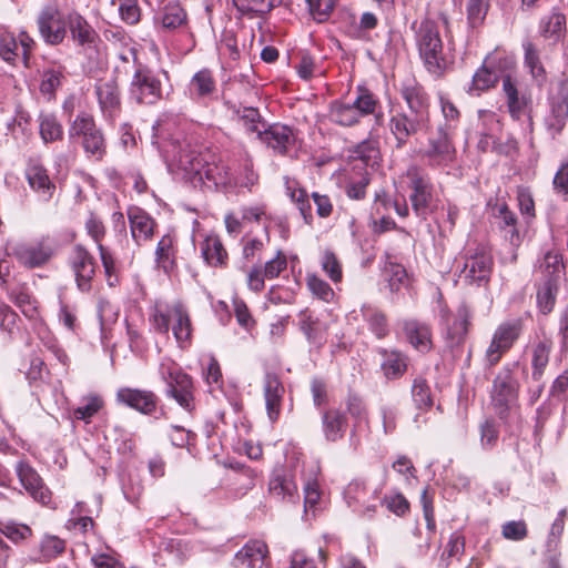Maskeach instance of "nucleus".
Here are the masks:
<instances>
[{
  "label": "nucleus",
  "mask_w": 568,
  "mask_h": 568,
  "mask_svg": "<svg viewBox=\"0 0 568 568\" xmlns=\"http://www.w3.org/2000/svg\"><path fill=\"white\" fill-rule=\"evenodd\" d=\"M155 143L159 144L164 160L170 165H176L178 169L186 174L205 175L207 180L213 181L217 185L233 183V176L227 168L206 163L200 151L186 140L173 139L163 140L161 143L156 141Z\"/></svg>",
  "instance_id": "f257e3e1"
},
{
  "label": "nucleus",
  "mask_w": 568,
  "mask_h": 568,
  "mask_svg": "<svg viewBox=\"0 0 568 568\" xmlns=\"http://www.w3.org/2000/svg\"><path fill=\"white\" fill-rule=\"evenodd\" d=\"M154 329L162 334H172L181 348L191 345L193 325L190 313L181 302L168 305L156 304L152 315Z\"/></svg>",
  "instance_id": "f03ea898"
},
{
  "label": "nucleus",
  "mask_w": 568,
  "mask_h": 568,
  "mask_svg": "<svg viewBox=\"0 0 568 568\" xmlns=\"http://www.w3.org/2000/svg\"><path fill=\"white\" fill-rule=\"evenodd\" d=\"M159 373L168 386V395L187 412L194 409L192 378L172 359L164 358L159 366Z\"/></svg>",
  "instance_id": "7ed1b4c3"
},
{
  "label": "nucleus",
  "mask_w": 568,
  "mask_h": 568,
  "mask_svg": "<svg viewBox=\"0 0 568 568\" xmlns=\"http://www.w3.org/2000/svg\"><path fill=\"white\" fill-rule=\"evenodd\" d=\"M377 100L367 90L359 89L354 101H335L329 109L331 120L339 125L356 124L362 116L374 114Z\"/></svg>",
  "instance_id": "20e7f679"
},
{
  "label": "nucleus",
  "mask_w": 568,
  "mask_h": 568,
  "mask_svg": "<svg viewBox=\"0 0 568 568\" xmlns=\"http://www.w3.org/2000/svg\"><path fill=\"white\" fill-rule=\"evenodd\" d=\"M417 44L427 70L435 74L440 73L444 65L443 42L437 27L432 21L420 23Z\"/></svg>",
  "instance_id": "39448f33"
},
{
  "label": "nucleus",
  "mask_w": 568,
  "mask_h": 568,
  "mask_svg": "<svg viewBox=\"0 0 568 568\" xmlns=\"http://www.w3.org/2000/svg\"><path fill=\"white\" fill-rule=\"evenodd\" d=\"M523 328L524 322L521 318L501 322L496 327L485 354L489 365H496L503 355L514 346L521 335Z\"/></svg>",
  "instance_id": "423d86ee"
},
{
  "label": "nucleus",
  "mask_w": 568,
  "mask_h": 568,
  "mask_svg": "<svg viewBox=\"0 0 568 568\" xmlns=\"http://www.w3.org/2000/svg\"><path fill=\"white\" fill-rule=\"evenodd\" d=\"M518 384L509 367H503L493 382L490 392L491 404L499 415L504 418L516 404Z\"/></svg>",
  "instance_id": "0eeeda50"
},
{
  "label": "nucleus",
  "mask_w": 568,
  "mask_h": 568,
  "mask_svg": "<svg viewBox=\"0 0 568 568\" xmlns=\"http://www.w3.org/2000/svg\"><path fill=\"white\" fill-rule=\"evenodd\" d=\"M493 270V257L483 247L468 251L465 255L459 278L468 284L483 285L489 281Z\"/></svg>",
  "instance_id": "6e6552de"
},
{
  "label": "nucleus",
  "mask_w": 568,
  "mask_h": 568,
  "mask_svg": "<svg viewBox=\"0 0 568 568\" xmlns=\"http://www.w3.org/2000/svg\"><path fill=\"white\" fill-rule=\"evenodd\" d=\"M70 136H82L83 148L88 154L101 159L105 151L104 139L89 114H79L69 130Z\"/></svg>",
  "instance_id": "1a4fd4ad"
},
{
  "label": "nucleus",
  "mask_w": 568,
  "mask_h": 568,
  "mask_svg": "<svg viewBox=\"0 0 568 568\" xmlns=\"http://www.w3.org/2000/svg\"><path fill=\"white\" fill-rule=\"evenodd\" d=\"M39 33L45 43L58 45L67 36V21L55 7H44L38 16Z\"/></svg>",
  "instance_id": "9d476101"
},
{
  "label": "nucleus",
  "mask_w": 568,
  "mask_h": 568,
  "mask_svg": "<svg viewBox=\"0 0 568 568\" xmlns=\"http://www.w3.org/2000/svg\"><path fill=\"white\" fill-rule=\"evenodd\" d=\"M161 81L149 69H138L131 83V93L139 103L153 104L161 98Z\"/></svg>",
  "instance_id": "9b49d317"
},
{
  "label": "nucleus",
  "mask_w": 568,
  "mask_h": 568,
  "mask_svg": "<svg viewBox=\"0 0 568 568\" xmlns=\"http://www.w3.org/2000/svg\"><path fill=\"white\" fill-rule=\"evenodd\" d=\"M11 255L18 262L29 268L44 265L53 255V248L49 241L42 240L32 243H18L12 247Z\"/></svg>",
  "instance_id": "f8f14e48"
},
{
  "label": "nucleus",
  "mask_w": 568,
  "mask_h": 568,
  "mask_svg": "<svg viewBox=\"0 0 568 568\" xmlns=\"http://www.w3.org/2000/svg\"><path fill=\"white\" fill-rule=\"evenodd\" d=\"M501 63L505 67H511L513 62L507 59H499L497 61L496 57L488 55L483 65L475 72L473 75L471 84L469 87L470 94H479L483 91H486L493 88L501 75Z\"/></svg>",
  "instance_id": "ddd939ff"
},
{
  "label": "nucleus",
  "mask_w": 568,
  "mask_h": 568,
  "mask_svg": "<svg viewBox=\"0 0 568 568\" xmlns=\"http://www.w3.org/2000/svg\"><path fill=\"white\" fill-rule=\"evenodd\" d=\"M429 122L408 114L407 112H398L389 120V131L396 140V146L403 148L409 136L425 131Z\"/></svg>",
  "instance_id": "4468645a"
},
{
  "label": "nucleus",
  "mask_w": 568,
  "mask_h": 568,
  "mask_svg": "<svg viewBox=\"0 0 568 568\" xmlns=\"http://www.w3.org/2000/svg\"><path fill=\"white\" fill-rule=\"evenodd\" d=\"M267 545L260 539L248 540L234 556L233 568H267Z\"/></svg>",
  "instance_id": "2eb2a0df"
},
{
  "label": "nucleus",
  "mask_w": 568,
  "mask_h": 568,
  "mask_svg": "<svg viewBox=\"0 0 568 568\" xmlns=\"http://www.w3.org/2000/svg\"><path fill=\"white\" fill-rule=\"evenodd\" d=\"M16 470L21 485L31 497L41 505L48 506L51 503V491L44 486L37 471L23 462L17 464Z\"/></svg>",
  "instance_id": "dca6fc26"
},
{
  "label": "nucleus",
  "mask_w": 568,
  "mask_h": 568,
  "mask_svg": "<svg viewBox=\"0 0 568 568\" xmlns=\"http://www.w3.org/2000/svg\"><path fill=\"white\" fill-rule=\"evenodd\" d=\"M407 178L413 190L409 196L412 207L418 216L424 215L432 196L429 182L417 168L408 169Z\"/></svg>",
  "instance_id": "f3484780"
},
{
  "label": "nucleus",
  "mask_w": 568,
  "mask_h": 568,
  "mask_svg": "<svg viewBox=\"0 0 568 568\" xmlns=\"http://www.w3.org/2000/svg\"><path fill=\"white\" fill-rule=\"evenodd\" d=\"M128 219L131 236L138 245L152 239L156 223L145 211L132 206L128 210Z\"/></svg>",
  "instance_id": "a211bd4d"
},
{
  "label": "nucleus",
  "mask_w": 568,
  "mask_h": 568,
  "mask_svg": "<svg viewBox=\"0 0 568 568\" xmlns=\"http://www.w3.org/2000/svg\"><path fill=\"white\" fill-rule=\"evenodd\" d=\"M408 106V114L429 122L428 100L423 89L414 81H407L400 90Z\"/></svg>",
  "instance_id": "6ab92c4d"
},
{
  "label": "nucleus",
  "mask_w": 568,
  "mask_h": 568,
  "mask_svg": "<svg viewBox=\"0 0 568 568\" xmlns=\"http://www.w3.org/2000/svg\"><path fill=\"white\" fill-rule=\"evenodd\" d=\"M116 398L143 414H151L156 407V397L149 390L123 387L118 390Z\"/></svg>",
  "instance_id": "aec40b11"
},
{
  "label": "nucleus",
  "mask_w": 568,
  "mask_h": 568,
  "mask_svg": "<svg viewBox=\"0 0 568 568\" xmlns=\"http://www.w3.org/2000/svg\"><path fill=\"white\" fill-rule=\"evenodd\" d=\"M71 264L80 290H89L90 281L92 280L95 271L94 260L91 254L85 248L77 246L73 250Z\"/></svg>",
  "instance_id": "412c9836"
},
{
  "label": "nucleus",
  "mask_w": 568,
  "mask_h": 568,
  "mask_svg": "<svg viewBox=\"0 0 568 568\" xmlns=\"http://www.w3.org/2000/svg\"><path fill=\"white\" fill-rule=\"evenodd\" d=\"M263 390L267 416L270 420L274 423L280 416L284 387L275 374L267 373L265 375Z\"/></svg>",
  "instance_id": "4be33fe9"
},
{
  "label": "nucleus",
  "mask_w": 568,
  "mask_h": 568,
  "mask_svg": "<svg viewBox=\"0 0 568 568\" xmlns=\"http://www.w3.org/2000/svg\"><path fill=\"white\" fill-rule=\"evenodd\" d=\"M403 331L409 344L420 353H427L432 349L430 327L416 320H407L403 323Z\"/></svg>",
  "instance_id": "5701e85b"
},
{
  "label": "nucleus",
  "mask_w": 568,
  "mask_h": 568,
  "mask_svg": "<svg viewBox=\"0 0 568 568\" xmlns=\"http://www.w3.org/2000/svg\"><path fill=\"white\" fill-rule=\"evenodd\" d=\"M270 494L277 500L295 503L298 499L297 485L292 474L276 471L268 484Z\"/></svg>",
  "instance_id": "b1692460"
},
{
  "label": "nucleus",
  "mask_w": 568,
  "mask_h": 568,
  "mask_svg": "<svg viewBox=\"0 0 568 568\" xmlns=\"http://www.w3.org/2000/svg\"><path fill=\"white\" fill-rule=\"evenodd\" d=\"M95 93L103 113L112 118L120 108L118 83L113 78L102 79L95 85Z\"/></svg>",
  "instance_id": "393cba45"
},
{
  "label": "nucleus",
  "mask_w": 568,
  "mask_h": 568,
  "mask_svg": "<svg viewBox=\"0 0 568 568\" xmlns=\"http://www.w3.org/2000/svg\"><path fill=\"white\" fill-rule=\"evenodd\" d=\"M261 139L274 151L284 154L295 142L293 130L283 124H273L268 129H263Z\"/></svg>",
  "instance_id": "a878e982"
},
{
  "label": "nucleus",
  "mask_w": 568,
  "mask_h": 568,
  "mask_svg": "<svg viewBox=\"0 0 568 568\" xmlns=\"http://www.w3.org/2000/svg\"><path fill=\"white\" fill-rule=\"evenodd\" d=\"M68 26L72 40L79 45L94 47L99 34L90 23L79 13L73 12L68 17Z\"/></svg>",
  "instance_id": "bb28decb"
},
{
  "label": "nucleus",
  "mask_w": 568,
  "mask_h": 568,
  "mask_svg": "<svg viewBox=\"0 0 568 568\" xmlns=\"http://www.w3.org/2000/svg\"><path fill=\"white\" fill-rule=\"evenodd\" d=\"M176 239L171 234L163 235L158 242L155 262L159 268L171 274L176 267Z\"/></svg>",
  "instance_id": "cd10ccee"
},
{
  "label": "nucleus",
  "mask_w": 568,
  "mask_h": 568,
  "mask_svg": "<svg viewBox=\"0 0 568 568\" xmlns=\"http://www.w3.org/2000/svg\"><path fill=\"white\" fill-rule=\"evenodd\" d=\"M503 92L506 98V104L510 116L514 120H519L526 111L528 100L525 95L519 94L510 74H505L503 77Z\"/></svg>",
  "instance_id": "c85d7f7f"
},
{
  "label": "nucleus",
  "mask_w": 568,
  "mask_h": 568,
  "mask_svg": "<svg viewBox=\"0 0 568 568\" xmlns=\"http://www.w3.org/2000/svg\"><path fill=\"white\" fill-rule=\"evenodd\" d=\"M454 148L449 141L448 133L439 130L437 139L429 141V148L425 151L427 156L433 163L440 165L453 160Z\"/></svg>",
  "instance_id": "c756f323"
},
{
  "label": "nucleus",
  "mask_w": 568,
  "mask_h": 568,
  "mask_svg": "<svg viewBox=\"0 0 568 568\" xmlns=\"http://www.w3.org/2000/svg\"><path fill=\"white\" fill-rule=\"evenodd\" d=\"M551 114L560 123L568 118V80L562 78L550 91Z\"/></svg>",
  "instance_id": "7c9ffc66"
},
{
  "label": "nucleus",
  "mask_w": 568,
  "mask_h": 568,
  "mask_svg": "<svg viewBox=\"0 0 568 568\" xmlns=\"http://www.w3.org/2000/svg\"><path fill=\"white\" fill-rule=\"evenodd\" d=\"M381 491L378 489L368 490L364 483L359 480L351 481L344 490V499L348 508L356 513L362 503L373 497L374 500H379Z\"/></svg>",
  "instance_id": "2f4dec72"
},
{
  "label": "nucleus",
  "mask_w": 568,
  "mask_h": 568,
  "mask_svg": "<svg viewBox=\"0 0 568 568\" xmlns=\"http://www.w3.org/2000/svg\"><path fill=\"white\" fill-rule=\"evenodd\" d=\"M323 432L327 440L337 442L344 436L346 418L337 409H329L323 414Z\"/></svg>",
  "instance_id": "473e14b6"
},
{
  "label": "nucleus",
  "mask_w": 568,
  "mask_h": 568,
  "mask_svg": "<svg viewBox=\"0 0 568 568\" xmlns=\"http://www.w3.org/2000/svg\"><path fill=\"white\" fill-rule=\"evenodd\" d=\"M300 328L310 343L322 344L325 339L326 327L317 318H314L307 310L300 312Z\"/></svg>",
  "instance_id": "72a5a7b5"
},
{
  "label": "nucleus",
  "mask_w": 568,
  "mask_h": 568,
  "mask_svg": "<svg viewBox=\"0 0 568 568\" xmlns=\"http://www.w3.org/2000/svg\"><path fill=\"white\" fill-rule=\"evenodd\" d=\"M384 361L382 363V369L384 375L389 379L400 377L407 369V356L398 351L382 352Z\"/></svg>",
  "instance_id": "f704fd0d"
},
{
  "label": "nucleus",
  "mask_w": 568,
  "mask_h": 568,
  "mask_svg": "<svg viewBox=\"0 0 568 568\" xmlns=\"http://www.w3.org/2000/svg\"><path fill=\"white\" fill-rule=\"evenodd\" d=\"M202 254L209 265L221 266L227 261V252L216 235H209L202 244Z\"/></svg>",
  "instance_id": "c9c22d12"
},
{
  "label": "nucleus",
  "mask_w": 568,
  "mask_h": 568,
  "mask_svg": "<svg viewBox=\"0 0 568 568\" xmlns=\"http://www.w3.org/2000/svg\"><path fill=\"white\" fill-rule=\"evenodd\" d=\"M27 179L30 186L40 193L45 200L50 199L54 190L47 171L41 165H30L27 169Z\"/></svg>",
  "instance_id": "e433bc0d"
},
{
  "label": "nucleus",
  "mask_w": 568,
  "mask_h": 568,
  "mask_svg": "<svg viewBox=\"0 0 568 568\" xmlns=\"http://www.w3.org/2000/svg\"><path fill=\"white\" fill-rule=\"evenodd\" d=\"M524 50L526 68L536 83L542 85L547 80V72L540 61L537 48L531 42H527L524 44Z\"/></svg>",
  "instance_id": "4c0bfd02"
},
{
  "label": "nucleus",
  "mask_w": 568,
  "mask_h": 568,
  "mask_svg": "<svg viewBox=\"0 0 568 568\" xmlns=\"http://www.w3.org/2000/svg\"><path fill=\"white\" fill-rule=\"evenodd\" d=\"M216 91V82L207 69L196 72L190 82V92L200 98L212 97Z\"/></svg>",
  "instance_id": "58836bf2"
},
{
  "label": "nucleus",
  "mask_w": 568,
  "mask_h": 568,
  "mask_svg": "<svg viewBox=\"0 0 568 568\" xmlns=\"http://www.w3.org/2000/svg\"><path fill=\"white\" fill-rule=\"evenodd\" d=\"M158 20L165 30H175L186 23V12L178 3H170L159 16Z\"/></svg>",
  "instance_id": "ea45409f"
},
{
  "label": "nucleus",
  "mask_w": 568,
  "mask_h": 568,
  "mask_svg": "<svg viewBox=\"0 0 568 568\" xmlns=\"http://www.w3.org/2000/svg\"><path fill=\"white\" fill-rule=\"evenodd\" d=\"M64 79V69L62 67H51L43 71L40 83V91L42 94L48 95L49 99L53 98L55 91L61 87Z\"/></svg>",
  "instance_id": "a19ab883"
},
{
  "label": "nucleus",
  "mask_w": 568,
  "mask_h": 568,
  "mask_svg": "<svg viewBox=\"0 0 568 568\" xmlns=\"http://www.w3.org/2000/svg\"><path fill=\"white\" fill-rule=\"evenodd\" d=\"M286 192L291 200L297 205L305 223L312 222V207L307 199L305 190L297 187V183L294 181H286Z\"/></svg>",
  "instance_id": "79ce46f5"
},
{
  "label": "nucleus",
  "mask_w": 568,
  "mask_h": 568,
  "mask_svg": "<svg viewBox=\"0 0 568 568\" xmlns=\"http://www.w3.org/2000/svg\"><path fill=\"white\" fill-rule=\"evenodd\" d=\"M467 318L465 314H458L447 320L446 338L450 347L460 345L467 333Z\"/></svg>",
  "instance_id": "37998d69"
},
{
  "label": "nucleus",
  "mask_w": 568,
  "mask_h": 568,
  "mask_svg": "<svg viewBox=\"0 0 568 568\" xmlns=\"http://www.w3.org/2000/svg\"><path fill=\"white\" fill-rule=\"evenodd\" d=\"M320 265L323 272L333 283H339L343 278V267L337 255L331 250H324L320 255Z\"/></svg>",
  "instance_id": "c03bdc74"
},
{
  "label": "nucleus",
  "mask_w": 568,
  "mask_h": 568,
  "mask_svg": "<svg viewBox=\"0 0 568 568\" xmlns=\"http://www.w3.org/2000/svg\"><path fill=\"white\" fill-rule=\"evenodd\" d=\"M566 28V17L559 12H552L541 19L539 24L540 33L546 38L559 39Z\"/></svg>",
  "instance_id": "a18cd8bd"
},
{
  "label": "nucleus",
  "mask_w": 568,
  "mask_h": 568,
  "mask_svg": "<svg viewBox=\"0 0 568 568\" xmlns=\"http://www.w3.org/2000/svg\"><path fill=\"white\" fill-rule=\"evenodd\" d=\"M412 397L416 407L420 410L429 409L433 406L430 387L422 377L414 379L412 386Z\"/></svg>",
  "instance_id": "49530a36"
},
{
  "label": "nucleus",
  "mask_w": 568,
  "mask_h": 568,
  "mask_svg": "<svg viewBox=\"0 0 568 568\" xmlns=\"http://www.w3.org/2000/svg\"><path fill=\"white\" fill-rule=\"evenodd\" d=\"M103 400L99 395L83 397L82 404L74 409L73 416L79 420L90 423L91 418L102 408Z\"/></svg>",
  "instance_id": "de8ad7c7"
},
{
  "label": "nucleus",
  "mask_w": 568,
  "mask_h": 568,
  "mask_svg": "<svg viewBox=\"0 0 568 568\" xmlns=\"http://www.w3.org/2000/svg\"><path fill=\"white\" fill-rule=\"evenodd\" d=\"M65 549V542L57 536H44L40 544L39 561H49L62 554Z\"/></svg>",
  "instance_id": "09e8293b"
},
{
  "label": "nucleus",
  "mask_w": 568,
  "mask_h": 568,
  "mask_svg": "<svg viewBox=\"0 0 568 568\" xmlns=\"http://www.w3.org/2000/svg\"><path fill=\"white\" fill-rule=\"evenodd\" d=\"M235 7L243 13L264 14L280 6L282 0H233Z\"/></svg>",
  "instance_id": "8fccbe9b"
},
{
  "label": "nucleus",
  "mask_w": 568,
  "mask_h": 568,
  "mask_svg": "<svg viewBox=\"0 0 568 568\" xmlns=\"http://www.w3.org/2000/svg\"><path fill=\"white\" fill-rule=\"evenodd\" d=\"M550 344L539 342L532 352V377L539 379L549 362Z\"/></svg>",
  "instance_id": "3c124183"
},
{
  "label": "nucleus",
  "mask_w": 568,
  "mask_h": 568,
  "mask_svg": "<svg viewBox=\"0 0 568 568\" xmlns=\"http://www.w3.org/2000/svg\"><path fill=\"white\" fill-rule=\"evenodd\" d=\"M306 285L314 296L326 303L334 298L335 294L333 288L316 274H307Z\"/></svg>",
  "instance_id": "603ef678"
},
{
  "label": "nucleus",
  "mask_w": 568,
  "mask_h": 568,
  "mask_svg": "<svg viewBox=\"0 0 568 568\" xmlns=\"http://www.w3.org/2000/svg\"><path fill=\"white\" fill-rule=\"evenodd\" d=\"M488 10V0H468L466 6L467 21L470 28L483 24Z\"/></svg>",
  "instance_id": "864d4df0"
},
{
  "label": "nucleus",
  "mask_w": 568,
  "mask_h": 568,
  "mask_svg": "<svg viewBox=\"0 0 568 568\" xmlns=\"http://www.w3.org/2000/svg\"><path fill=\"white\" fill-rule=\"evenodd\" d=\"M40 134L45 143L60 140L63 134L61 124L53 115L47 114L41 116Z\"/></svg>",
  "instance_id": "5fc2aeb1"
},
{
  "label": "nucleus",
  "mask_w": 568,
  "mask_h": 568,
  "mask_svg": "<svg viewBox=\"0 0 568 568\" xmlns=\"http://www.w3.org/2000/svg\"><path fill=\"white\" fill-rule=\"evenodd\" d=\"M239 119L246 128L248 132L257 133L262 135V131L265 128V124L261 121L260 113L257 109L254 108H243L242 110H237Z\"/></svg>",
  "instance_id": "6e6d98bb"
},
{
  "label": "nucleus",
  "mask_w": 568,
  "mask_h": 568,
  "mask_svg": "<svg viewBox=\"0 0 568 568\" xmlns=\"http://www.w3.org/2000/svg\"><path fill=\"white\" fill-rule=\"evenodd\" d=\"M0 531L13 542H20L32 536V530L28 525L16 521L2 523Z\"/></svg>",
  "instance_id": "4d7b16f0"
},
{
  "label": "nucleus",
  "mask_w": 568,
  "mask_h": 568,
  "mask_svg": "<svg viewBox=\"0 0 568 568\" xmlns=\"http://www.w3.org/2000/svg\"><path fill=\"white\" fill-rule=\"evenodd\" d=\"M384 275L388 282L389 288L393 292L399 290L400 285L407 280L406 270L397 263L387 262L384 266Z\"/></svg>",
  "instance_id": "13d9d810"
},
{
  "label": "nucleus",
  "mask_w": 568,
  "mask_h": 568,
  "mask_svg": "<svg viewBox=\"0 0 568 568\" xmlns=\"http://www.w3.org/2000/svg\"><path fill=\"white\" fill-rule=\"evenodd\" d=\"M11 301L21 310V312L29 318H34L37 316V307L34 303L31 301L30 295L20 290L18 292H10Z\"/></svg>",
  "instance_id": "bf43d9fd"
},
{
  "label": "nucleus",
  "mask_w": 568,
  "mask_h": 568,
  "mask_svg": "<svg viewBox=\"0 0 568 568\" xmlns=\"http://www.w3.org/2000/svg\"><path fill=\"white\" fill-rule=\"evenodd\" d=\"M310 13L318 22H324L328 19L331 12L334 9L333 0H305Z\"/></svg>",
  "instance_id": "052dcab7"
},
{
  "label": "nucleus",
  "mask_w": 568,
  "mask_h": 568,
  "mask_svg": "<svg viewBox=\"0 0 568 568\" xmlns=\"http://www.w3.org/2000/svg\"><path fill=\"white\" fill-rule=\"evenodd\" d=\"M497 219L500 221L501 226L511 227L509 240L514 244L519 241V234L516 229V215L511 212L506 204L498 205Z\"/></svg>",
  "instance_id": "680f3d73"
},
{
  "label": "nucleus",
  "mask_w": 568,
  "mask_h": 568,
  "mask_svg": "<svg viewBox=\"0 0 568 568\" xmlns=\"http://www.w3.org/2000/svg\"><path fill=\"white\" fill-rule=\"evenodd\" d=\"M381 503L396 516H404L409 511L408 500L398 493L385 496Z\"/></svg>",
  "instance_id": "e2e57ef3"
},
{
  "label": "nucleus",
  "mask_w": 568,
  "mask_h": 568,
  "mask_svg": "<svg viewBox=\"0 0 568 568\" xmlns=\"http://www.w3.org/2000/svg\"><path fill=\"white\" fill-rule=\"evenodd\" d=\"M20 55L17 38L6 34L0 38V57L10 63H13Z\"/></svg>",
  "instance_id": "0e129e2a"
},
{
  "label": "nucleus",
  "mask_w": 568,
  "mask_h": 568,
  "mask_svg": "<svg viewBox=\"0 0 568 568\" xmlns=\"http://www.w3.org/2000/svg\"><path fill=\"white\" fill-rule=\"evenodd\" d=\"M119 12L121 19L128 24H135L140 21L141 10L136 0H122Z\"/></svg>",
  "instance_id": "69168bd1"
},
{
  "label": "nucleus",
  "mask_w": 568,
  "mask_h": 568,
  "mask_svg": "<svg viewBox=\"0 0 568 568\" xmlns=\"http://www.w3.org/2000/svg\"><path fill=\"white\" fill-rule=\"evenodd\" d=\"M287 266L286 256L278 251L276 255L264 264V276L267 280L276 278Z\"/></svg>",
  "instance_id": "338daca9"
},
{
  "label": "nucleus",
  "mask_w": 568,
  "mask_h": 568,
  "mask_svg": "<svg viewBox=\"0 0 568 568\" xmlns=\"http://www.w3.org/2000/svg\"><path fill=\"white\" fill-rule=\"evenodd\" d=\"M552 186L556 194L568 201V161L562 163L556 172Z\"/></svg>",
  "instance_id": "774afa93"
}]
</instances>
